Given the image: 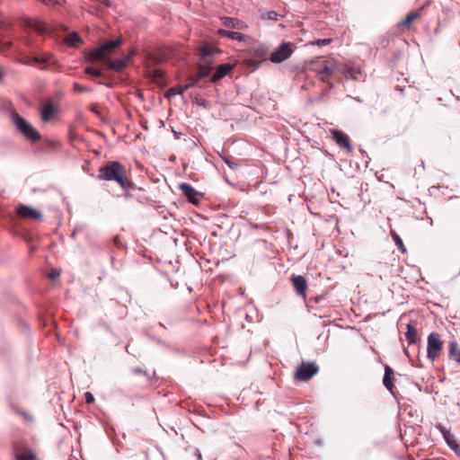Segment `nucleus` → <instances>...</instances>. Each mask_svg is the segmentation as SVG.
<instances>
[{"mask_svg": "<svg viewBox=\"0 0 460 460\" xmlns=\"http://www.w3.org/2000/svg\"><path fill=\"white\" fill-rule=\"evenodd\" d=\"M97 178L100 181H116L124 190L134 187L125 165L117 161H110L101 166Z\"/></svg>", "mask_w": 460, "mask_h": 460, "instance_id": "nucleus-1", "label": "nucleus"}, {"mask_svg": "<svg viewBox=\"0 0 460 460\" xmlns=\"http://www.w3.org/2000/svg\"><path fill=\"white\" fill-rule=\"evenodd\" d=\"M38 111L42 122L49 123L58 120L62 112L60 101L58 98L52 97L42 99Z\"/></svg>", "mask_w": 460, "mask_h": 460, "instance_id": "nucleus-2", "label": "nucleus"}, {"mask_svg": "<svg viewBox=\"0 0 460 460\" xmlns=\"http://www.w3.org/2000/svg\"><path fill=\"white\" fill-rule=\"evenodd\" d=\"M337 64L335 59H317L310 63V67L323 82L329 83L330 78L337 72Z\"/></svg>", "mask_w": 460, "mask_h": 460, "instance_id": "nucleus-3", "label": "nucleus"}, {"mask_svg": "<svg viewBox=\"0 0 460 460\" xmlns=\"http://www.w3.org/2000/svg\"><path fill=\"white\" fill-rule=\"evenodd\" d=\"M443 351V341L440 334L438 332H431L427 339V358L434 362L437 360Z\"/></svg>", "mask_w": 460, "mask_h": 460, "instance_id": "nucleus-4", "label": "nucleus"}, {"mask_svg": "<svg viewBox=\"0 0 460 460\" xmlns=\"http://www.w3.org/2000/svg\"><path fill=\"white\" fill-rule=\"evenodd\" d=\"M120 45L119 40H111L104 44H102L100 48L91 51L86 58L90 62H96V61H104V59H109V58L106 57V52H110L115 49H117Z\"/></svg>", "mask_w": 460, "mask_h": 460, "instance_id": "nucleus-5", "label": "nucleus"}, {"mask_svg": "<svg viewBox=\"0 0 460 460\" xmlns=\"http://www.w3.org/2000/svg\"><path fill=\"white\" fill-rule=\"evenodd\" d=\"M319 371L314 362H302L295 372V378L299 381H308Z\"/></svg>", "mask_w": 460, "mask_h": 460, "instance_id": "nucleus-6", "label": "nucleus"}, {"mask_svg": "<svg viewBox=\"0 0 460 460\" xmlns=\"http://www.w3.org/2000/svg\"><path fill=\"white\" fill-rule=\"evenodd\" d=\"M293 52L294 45L290 42H283L271 53L270 60L276 64L281 63L287 60Z\"/></svg>", "mask_w": 460, "mask_h": 460, "instance_id": "nucleus-7", "label": "nucleus"}, {"mask_svg": "<svg viewBox=\"0 0 460 460\" xmlns=\"http://www.w3.org/2000/svg\"><path fill=\"white\" fill-rule=\"evenodd\" d=\"M332 139L340 147L345 149L349 153H351L353 151V147L350 143V138L346 133L339 129H333L332 130Z\"/></svg>", "mask_w": 460, "mask_h": 460, "instance_id": "nucleus-8", "label": "nucleus"}, {"mask_svg": "<svg viewBox=\"0 0 460 460\" xmlns=\"http://www.w3.org/2000/svg\"><path fill=\"white\" fill-rule=\"evenodd\" d=\"M290 279L296 295L305 299L307 290L305 278L301 275H292Z\"/></svg>", "mask_w": 460, "mask_h": 460, "instance_id": "nucleus-9", "label": "nucleus"}, {"mask_svg": "<svg viewBox=\"0 0 460 460\" xmlns=\"http://www.w3.org/2000/svg\"><path fill=\"white\" fill-rule=\"evenodd\" d=\"M337 72L342 74L346 79L358 80L361 72L358 68L348 66L338 62Z\"/></svg>", "mask_w": 460, "mask_h": 460, "instance_id": "nucleus-10", "label": "nucleus"}, {"mask_svg": "<svg viewBox=\"0 0 460 460\" xmlns=\"http://www.w3.org/2000/svg\"><path fill=\"white\" fill-rule=\"evenodd\" d=\"M422 8L409 13L406 17L398 23L399 30L410 29L411 23L420 19L422 15Z\"/></svg>", "mask_w": 460, "mask_h": 460, "instance_id": "nucleus-11", "label": "nucleus"}, {"mask_svg": "<svg viewBox=\"0 0 460 460\" xmlns=\"http://www.w3.org/2000/svg\"><path fill=\"white\" fill-rule=\"evenodd\" d=\"M180 190L188 198L189 201L193 204H198L199 201V193L190 184L181 183L179 185Z\"/></svg>", "mask_w": 460, "mask_h": 460, "instance_id": "nucleus-12", "label": "nucleus"}, {"mask_svg": "<svg viewBox=\"0 0 460 460\" xmlns=\"http://www.w3.org/2000/svg\"><path fill=\"white\" fill-rule=\"evenodd\" d=\"M12 119L17 128L29 138V123L22 118L14 110H12Z\"/></svg>", "mask_w": 460, "mask_h": 460, "instance_id": "nucleus-13", "label": "nucleus"}, {"mask_svg": "<svg viewBox=\"0 0 460 460\" xmlns=\"http://www.w3.org/2000/svg\"><path fill=\"white\" fill-rule=\"evenodd\" d=\"M221 21L224 26L236 30H245L248 27L244 22L233 17H222Z\"/></svg>", "mask_w": 460, "mask_h": 460, "instance_id": "nucleus-14", "label": "nucleus"}, {"mask_svg": "<svg viewBox=\"0 0 460 460\" xmlns=\"http://www.w3.org/2000/svg\"><path fill=\"white\" fill-rule=\"evenodd\" d=\"M35 64L39 66L40 69H45L49 65L54 63L52 56L49 54H43L40 57H31V65Z\"/></svg>", "mask_w": 460, "mask_h": 460, "instance_id": "nucleus-15", "label": "nucleus"}, {"mask_svg": "<svg viewBox=\"0 0 460 460\" xmlns=\"http://www.w3.org/2000/svg\"><path fill=\"white\" fill-rule=\"evenodd\" d=\"M234 66L230 64H223L217 67L216 72L211 77V82L216 83L218 80L222 79L224 76H226Z\"/></svg>", "mask_w": 460, "mask_h": 460, "instance_id": "nucleus-16", "label": "nucleus"}, {"mask_svg": "<svg viewBox=\"0 0 460 460\" xmlns=\"http://www.w3.org/2000/svg\"><path fill=\"white\" fill-rule=\"evenodd\" d=\"M102 63L109 68V69H111V70H114V71H121L122 69H124L126 66H127V63H128V58H125V59H117V60H111L110 58L109 59H104V61H102Z\"/></svg>", "mask_w": 460, "mask_h": 460, "instance_id": "nucleus-17", "label": "nucleus"}, {"mask_svg": "<svg viewBox=\"0 0 460 460\" xmlns=\"http://www.w3.org/2000/svg\"><path fill=\"white\" fill-rule=\"evenodd\" d=\"M448 357L460 365V346L456 341H451L448 344Z\"/></svg>", "mask_w": 460, "mask_h": 460, "instance_id": "nucleus-18", "label": "nucleus"}, {"mask_svg": "<svg viewBox=\"0 0 460 460\" xmlns=\"http://www.w3.org/2000/svg\"><path fill=\"white\" fill-rule=\"evenodd\" d=\"M394 371H393V369L389 366H385L383 383H384V385L391 393H393V390L394 388Z\"/></svg>", "mask_w": 460, "mask_h": 460, "instance_id": "nucleus-19", "label": "nucleus"}, {"mask_svg": "<svg viewBox=\"0 0 460 460\" xmlns=\"http://www.w3.org/2000/svg\"><path fill=\"white\" fill-rule=\"evenodd\" d=\"M441 432L443 434V437L447 442V444L449 446V447L454 450L455 452H458L460 450L459 446L456 443V439L450 431L447 430L446 429H441Z\"/></svg>", "mask_w": 460, "mask_h": 460, "instance_id": "nucleus-20", "label": "nucleus"}, {"mask_svg": "<svg viewBox=\"0 0 460 460\" xmlns=\"http://www.w3.org/2000/svg\"><path fill=\"white\" fill-rule=\"evenodd\" d=\"M217 34L220 37H227L229 39L235 40H238V41H245L246 39H247V36H245L243 33L236 32V31H226V30H224V29L218 30L217 31Z\"/></svg>", "mask_w": 460, "mask_h": 460, "instance_id": "nucleus-21", "label": "nucleus"}, {"mask_svg": "<svg viewBox=\"0 0 460 460\" xmlns=\"http://www.w3.org/2000/svg\"><path fill=\"white\" fill-rule=\"evenodd\" d=\"M31 31H36L40 35H43L49 32V29L47 24L41 21L31 19Z\"/></svg>", "mask_w": 460, "mask_h": 460, "instance_id": "nucleus-22", "label": "nucleus"}, {"mask_svg": "<svg viewBox=\"0 0 460 460\" xmlns=\"http://www.w3.org/2000/svg\"><path fill=\"white\" fill-rule=\"evenodd\" d=\"M407 332L405 333V337L410 344H415L417 341H420L419 333L417 329L412 326L411 324L406 325Z\"/></svg>", "mask_w": 460, "mask_h": 460, "instance_id": "nucleus-23", "label": "nucleus"}, {"mask_svg": "<svg viewBox=\"0 0 460 460\" xmlns=\"http://www.w3.org/2000/svg\"><path fill=\"white\" fill-rule=\"evenodd\" d=\"M213 67L212 66L210 65V62H208V63H202L198 67V71H199V80L200 81L201 79L208 76L212 71Z\"/></svg>", "mask_w": 460, "mask_h": 460, "instance_id": "nucleus-24", "label": "nucleus"}, {"mask_svg": "<svg viewBox=\"0 0 460 460\" xmlns=\"http://www.w3.org/2000/svg\"><path fill=\"white\" fill-rule=\"evenodd\" d=\"M65 42L70 47H76L82 42V39L76 32H72L66 36Z\"/></svg>", "mask_w": 460, "mask_h": 460, "instance_id": "nucleus-25", "label": "nucleus"}, {"mask_svg": "<svg viewBox=\"0 0 460 460\" xmlns=\"http://www.w3.org/2000/svg\"><path fill=\"white\" fill-rule=\"evenodd\" d=\"M216 52L215 48L210 45H205L200 49V55L202 57L203 62L208 63L210 62L208 58Z\"/></svg>", "mask_w": 460, "mask_h": 460, "instance_id": "nucleus-26", "label": "nucleus"}, {"mask_svg": "<svg viewBox=\"0 0 460 460\" xmlns=\"http://www.w3.org/2000/svg\"><path fill=\"white\" fill-rule=\"evenodd\" d=\"M390 234H391V236H392L393 240L394 241L395 244L397 245L398 249L402 253L406 252V248L403 244L402 238L399 236V234L394 230H391Z\"/></svg>", "mask_w": 460, "mask_h": 460, "instance_id": "nucleus-27", "label": "nucleus"}, {"mask_svg": "<svg viewBox=\"0 0 460 460\" xmlns=\"http://www.w3.org/2000/svg\"><path fill=\"white\" fill-rule=\"evenodd\" d=\"M17 214L23 218H29V206L28 205L20 206L17 208Z\"/></svg>", "mask_w": 460, "mask_h": 460, "instance_id": "nucleus-28", "label": "nucleus"}, {"mask_svg": "<svg viewBox=\"0 0 460 460\" xmlns=\"http://www.w3.org/2000/svg\"><path fill=\"white\" fill-rule=\"evenodd\" d=\"M31 219L40 221L43 219V215L40 210L31 208Z\"/></svg>", "mask_w": 460, "mask_h": 460, "instance_id": "nucleus-29", "label": "nucleus"}, {"mask_svg": "<svg viewBox=\"0 0 460 460\" xmlns=\"http://www.w3.org/2000/svg\"><path fill=\"white\" fill-rule=\"evenodd\" d=\"M86 75H93L94 77L102 76V72L98 69H94L93 67H86L84 70Z\"/></svg>", "mask_w": 460, "mask_h": 460, "instance_id": "nucleus-30", "label": "nucleus"}, {"mask_svg": "<svg viewBox=\"0 0 460 460\" xmlns=\"http://www.w3.org/2000/svg\"><path fill=\"white\" fill-rule=\"evenodd\" d=\"M41 138L39 131L31 126V142L38 141Z\"/></svg>", "mask_w": 460, "mask_h": 460, "instance_id": "nucleus-31", "label": "nucleus"}, {"mask_svg": "<svg viewBox=\"0 0 460 460\" xmlns=\"http://www.w3.org/2000/svg\"><path fill=\"white\" fill-rule=\"evenodd\" d=\"M73 88H74V91L78 93H82L90 91V88L81 85L78 83H75L73 85Z\"/></svg>", "mask_w": 460, "mask_h": 460, "instance_id": "nucleus-32", "label": "nucleus"}, {"mask_svg": "<svg viewBox=\"0 0 460 460\" xmlns=\"http://www.w3.org/2000/svg\"><path fill=\"white\" fill-rule=\"evenodd\" d=\"M332 41V39L316 40L311 42L312 45L324 46L329 45Z\"/></svg>", "mask_w": 460, "mask_h": 460, "instance_id": "nucleus-33", "label": "nucleus"}, {"mask_svg": "<svg viewBox=\"0 0 460 460\" xmlns=\"http://www.w3.org/2000/svg\"><path fill=\"white\" fill-rule=\"evenodd\" d=\"M13 234L16 236H21L26 243L29 242V237L27 236L26 233L22 232L18 227L13 229Z\"/></svg>", "mask_w": 460, "mask_h": 460, "instance_id": "nucleus-34", "label": "nucleus"}, {"mask_svg": "<svg viewBox=\"0 0 460 460\" xmlns=\"http://www.w3.org/2000/svg\"><path fill=\"white\" fill-rule=\"evenodd\" d=\"M264 17L269 20L278 21L279 14L278 13H276L275 11H270V12L266 13Z\"/></svg>", "mask_w": 460, "mask_h": 460, "instance_id": "nucleus-35", "label": "nucleus"}, {"mask_svg": "<svg viewBox=\"0 0 460 460\" xmlns=\"http://www.w3.org/2000/svg\"><path fill=\"white\" fill-rule=\"evenodd\" d=\"M199 82V78L190 77L188 83L184 85V89H189L190 87L195 86Z\"/></svg>", "mask_w": 460, "mask_h": 460, "instance_id": "nucleus-36", "label": "nucleus"}, {"mask_svg": "<svg viewBox=\"0 0 460 460\" xmlns=\"http://www.w3.org/2000/svg\"><path fill=\"white\" fill-rule=\"evenodd\" d=\"M84 400H85V402L88 403V404H92L94 402V396L92 393L90 392H86L84 394Z\"/></svg>", "mask_w": 460, "mask_h": 460, "instance_id": "nucleus-37", "label": "nucleus"}, {"mask_svg": "<svg viewBox=\"0 0 460 460\" xmlns=\"http://www.w3.org/2000/svg\"><path fill=\"white\" fill-rule=\"evenodd\" d=\"M57 144V142L51 141L49 139H45L43 143L44 147L47 149L56 146Z\"/></svg>", "mask_w": 460, "mask_h": 460, "instance_id": "nucleus-38", "label": "nucleus"}, {"mask_svg": "<svg viewBox=\"0 0 460 460\" xmlns=\"http://www.w3.org/2000/svg\"><path fill=\"white\" fill-rule=\"evenodd\" d=\"M17 460H29V451H24L22 454L16 455Z\"/></svg>", "mask_w": 460, "mask_h": 460, "instance_id": "nucleus-39", "label": "nucleus"}, {"mask_svg": "<svg viewBox=\"0 0 460 460\" xmlns=\"http://www.w3.org/2000/svg\"><path fill=\"white\" fill-rule=\"evenodd\" d=\"M256 54L259 58H264L266 55V52L262 49H256Z\"/></svg>", "mask_w": 460, "mask_h": 460, "instance_id": "nucleus-40", "label": "nucleus"}, {"mask_svg": "<svg viewBox=\"0 0 460 460\" xmlns=\"http://www.w3.org/2000/svg\"><path fill=\"white\" fill-rule=\"evenodd\" d=\"M98 3L103 4L105 6L110 7L111 5V2L110 0H95Z\"/></svg>", "mask_w": 460, "mask_h": 460, "instance_id": "nucleus-41", "label": "nucleus"}, {"mask_svg": "<svg viewBox=\"0 0 460 460\" xmlns=\"http://www.w3.org/2000/svg\"><path fill=\"white\" fill-rule=\"evenodd\" d=\"M58 275H59V274H58V272L53 271V272H51V273L49 274V278H50V279H55L56 278H58Z\"/></svg>", "mask_w": 460, "mask_h": 460, "instance_id": "nucleus-42", "label": "nucleus"}, {"mask_svg": "<svg viewBox=\"0 0 460 460\" xmlns=\"http://www.w3.org/2000/svg\"><path fill=\"white\" fill-rule=\"evenodd\" d=\"M31 460H40L37 457V455L34 452H32L31 450Z\"/></svg>", "mask_w": 460, "mask_h": 460, "instance_id": "nucleus-43", "label": "nucleus"}, {"mask_svg": "<svg viewBox=\"0 0 460 460\" xmlns=\"http://www.w3.org/2000/svg\"><path fill=\"white\" fill-rule=\"evenodd\" d=\"M132 371L134 374H145L140 368H134Z\"/></svg>", "mask_w": 460, "mask_h": 460, "instance_id": "nucleus-44", "label": "nucleus"}, {"mask_svg": "<svg viewBox=\"0 0 460 460\" xmlns=\"http://www.w3.org/2000/svg\"><path fill=\"white\" fill-rule=\"evenodd\" d=\"M187 89H184V85L183 86H180L179 87V90L177 91L178 93L180 94H182Z\"/></svg>", "mask_w": 460, "mask_h": 460, "instance_id": "nucleus-45", "label": "nucleus"}, {"mask_svg": "<svg viewBox=\"0 0 460 460\" xmlns=\"http://www.w3.org/2000/svg\"><path fill=\"white\" fill-rule=\"evenodd\" d=\"M224 161L231 167V168H234V164L226 158H224Z\"/></svg>", "mask_w": 460, "mask_h": 460, "instance_id": "nucleus-46", "label": "nucleus"}, {"mask_svg": "<svg viewBox=\"0 0 460 460\" xmlns=\"http://www.w3.org/2000/svg\"><path fill=\"white\" fill-rule=\"evenodd\" d=\"M161 75H162V72H161L160 70H155V77H159V76H161Z\"/></svg>", "mask_w": 460, "mask_h": 460, "instance_id": "nucleus-47", "label": "nucleus"}, {"mask_svg": "<svg viewBox=\"0 0 460 460\" xmlns=\"http://www.w3.org/2000/svg\"><path fill=\"white\" fill-rule=\"evenodd\" d=\"M125 197H126V198L130 197V194L128 193V190H126Z\"/></svg>", "mask_w": 460, "mask_h": 460, "instance_id": "nucleus-48", "label": "nucleus"}, {"mask_svg": "<svg viewBox=\"0 0 460 460\" xmlns=\"http://www.w3.org/2000/svg\"><path fill=\"white\" fill-rule=\"evenodd\" d=\"M192 78H199V71L192 76Z\"/></svg>", "mask_w": 460, "mask_h": 460, "instance_id": "nucleus-49", "label": "nucleus"}, {"mask_svg": "<svg viewBox=\"0 0 460 460\" xmlns=\"http://www.w3.org/2000/svg\"><path fill=\"white\" fill-rule=\"evenodd\" d=\"M7 107H11V102L6 103Z\"/></svg>", "mask_w": 460, "mask_h": 460, "instance_id": "nucleus-50", "label": "nucleus"}, {"mask_svg": "<svg viewBox=\"0 0 460 460\" xmlns=\"http://www.w3.org/2000/svg\"><path fill=\"white\" fill-rule=\"evenodd\" d=\"M3 77V74L0 72V79Z\"/></svg>", "mask_w": 460, "mask_h": 460, "instance_id": "nucleus-51", "label": "nucleus"}]
</instances>
